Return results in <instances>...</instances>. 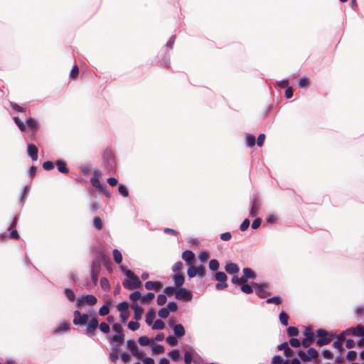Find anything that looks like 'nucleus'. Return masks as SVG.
<instances>
[{"instance_id": "f257e3e1", "label": "nucleus", "mask_w": 364, "mask_h": 364, "mask_svg": "<svg viewBox=\"0 0 364 364\" xmlns=\"http://www.w3.org/2000/svg\"><path fill=\"white\" fill-rule=\"evenodd\" d=\"M316 336L318 337L316 340V345L318 346L328 345L331 341V338L328 336V332L324 329H318L316 333Z\"/></svg>"}, {"instance_id": "f03ea898", "label": "nucleus", "mask_w": 364, "mask_h": 364, "mask_svg": "<svg viewBox=\"0 0 364 364\" xmlns=\"http://www.w3.org/2000/svg\"><path fill=\"white\" fill-rule=\"evenodd\" d=\"M101 269V263L98 259H94L92 263L90 269V277L94 285L98 282V276Z\"/></svg>"}, {"instance_id": "7ed1b4c3", "label": "nucleus", "mask_w": 364, "mask_h": 364, "mask_svg": "<svg viewBox=\"0 0 364 364\" xmlns=\"http://www.w3.org/2000/svg\"><path fill=\"white\" fill-rule=\"evenodd\" d=\"M141 285V282L136 275H134L129 279H124L122 282L123 287L129 290H131L134 288H139Z\"/></svg>"}, {"instance_id": "20e7f679", "label": "nucleus", "mask_w": 364, "mask_h": 364, "mask_svg": "<svg viewBox=\"0 0 364 364\" xmlns=\"http://www.w3.org/2000/svg\"><path fill=\"white\" fill-rule=\"evenodd\" d=\"M175 298L177 300H185L189 301L193 298V294L191 291L184 287H178Z\"/></svg>"}, {"instance_id": "39448f33", "label": "nucleus", "mask_w": 364, "mask_h": 364, "mask_svg": "<svg viewBox=\"0 0 364 364\" xmlns=\"http://www.w3.org/2000/svg\"><path fill=\"white\" fill-rule=\"evenodd\" d=\"M97 301V298L94 295L87 294L86 296H79L77 299V306L80 307L84 304H87L90 306L95 305Z\"/></svg>"}, {"instance_id": "423d86ee", "label": "nucleus", "mask_w": 364, "mask_h": 364, "mask_svg": "<svg viewBox=\"0 0 364 364\" xmlns=\"http://www.w3.org/2000/svg\"><path fill=\"white\" fill-rule=\"evenodd\" d=\"M252 286L255 289V293L261 299H264L267 296V295L269 294V292H268L266 290V288H267V284L266 283H257L255 282H252Z\"/></svg>"}, {"instance_id": "0eeeda50", "label": "nucleus", "mask_w": 364, "mask_h": 364, "mask_svg": "<svg viewBox=\"0 0 364 364\" xmlns=\"http://www.w3.org/2000/svg\"><path fill=\"white\" fill-rule=\"evenodd\" d=\"M88 315L87 314H81L78 310L74 311L73 323L75 325L84 326L88 322Z\"/></svg>"}, {"instance_id": "6e6552de", "label": "nucleus", "mask_w": 364, "mask_h": 364, "mask_svg": "<svg viewBox=\"0 0 364 364\" xmlns=\"http://www.w3.org/2000/svg\"><path fill=\"white\" fill-rule=\"evenodd\" d=\"M103 159L107 168L109 170H112L114 168L115 161L112 151L109 149H106L104 151Z\"/></svg>"}, {"instance_id": "1a4fd4ad", "label": "nucleus", "mask_w": 364, "mask_h": 364, "mask_svg": "<svg viewBox=\"0 0 364 364\" xmlns=\"http://www.w3.org/2000/svg\"><path fill=\"white\" fill-rule=\"evenodd\" d=\"M261 203L258 196H255L250 199V215L251 217H255L259 210Z\"/></svg>"}, {"instance_id": "9d476101", "label": "nucleus", "mask_w": 364, "mask_h": 364, "mask_svg": "<svg viewBox=\"0 0 364 364\" xmlns=\"http://www.w3.org/2000/svg\"><path fill=\"white\" fill-rule=\"evenodd\" d=\"M87 324V327L85 333L89 337H93L95 335V330L99 326L98 321L94 317L90 319Z\"/></svg>"}, {"instance_id": "9b49d317", "label": "nucleus", "mask_w": 364, "mask_h": 364, "mask_svg": "<svg viewBox=\"0 0 364 364\" xmlns=\"http://www.w3.org/2000/svg\"><path fill=\"white\" fill-rule=\"evenodd\" d=\"M124 341V334H114L109 338V343L113 346V348L119 349Z\"/></svg>"}, {"instance_id": "f8f14e48", "label": "nucleus", "mask_w": 364, "mask_h": 364, "mask_svg": "<svg viewBox=\"0 0 364 364\" xmlns=\"http://www.w3.org/2000/svg\"><path fill=\"white\" fill-rule=\"evenodd\" d=\"M127 348L132 353V355L141 359L143 357V353H139L138 346H136L134 340H128L127 341Z\"/></svg>"}, {"instance_id": "ddd939ff", "label": "nucleus", "mask_w": 364, "mask_h": 364, "mask_svg": "<svg viewBox=\"0 0 364 364\" xmlns=\"http://www.w3.org/2000/svg\"><path fill=\"white\" fill-rule=\"evenodd\" d=\"M305 338L301 341V344L304 348H308L313 342L314 334L311 332V328L307 327L304 331Z\"/></svg>"}, {"instance_id": "4468645a", "label": "nucleus", "mask_w": 364, "mask_h": 364, "mask_svg": "<svg viewBox=\"0 0 364 364\" xmlns=\"http://www.w3.org/2000/svg\"><path fill=\"white\" fill-rule=\"evenodd\" d=\"M173 321H170L169 325L171 326H172L173 331L174 333V336L177 338L183 337L186 333V331H185L183 326L181 323H178V324H175V325H173Z\"/></svg>"}, {"instance_id": "2eb2a0df", "label": "nucleus", "mask_w": 364, "mask_h": 364, "mask_svg": "<svg viewBox=\"0 0 364 364\" xmlns=\"http://www.w3.org/2000/svg\"><path fill=\"white\" fill-rule=\"evenodd\" d=\"M225 270L227 273L230 274H235L239 272L240 268L237 264L233 263L230 261H227L225 262Z\"/></svg>"}, {"instance_id": "dca6fc26", "label": "nucleus", "mask_w": 364, "mask_h": 364, "mask_svg": "<svg viewBox=\"0 0 364 364\" xmlns=\"http://www.w3.org/2000/svg\"><path fill=\"white\" fill-rule=\"evenodd\" d=\"M131 308L134 310V318L136 321L141 318V316L144 311V309L141 306H139L136 302H132L131 304Z\"/></svg>"}, {"instance_id": "f3484780", "label": "nucleus", "mask_w": 364, "mask_h": 364, "mask_svg": "<svg viewBox=\"0 0 364 364\" xmlns=\"http://www.w3.org/2000/svg\"><path fill=\"white\" fill-rule=\"evenodd\" d=\"M27 153L33 161L38 159V150L37 146L33 144H28L27 146Z\"/></svg>"}, {"instance_id": "a211bd4d", "label": "nucleus", "mask_w": 364, "mask_h": 364, "mask_svg": "<svg viewBox=\"0 0 364 364\" xmlns=\"http://www.w3.org/2000/svg\"><path fill=\"white\" fill-rule=\"evenodd\" d=\"M18 218L15 217L11 223L8 230L10 231L9 237L14 239H18L19 235L17 230L15 229L17 224Z\"/></svg>"}, {"instance_id": "6ab92c4d", "label": "nucleus", "mask_w": 364, "mask_h": 364, "mask_svg": "<svg viewBox=\"0 0 364 364\" xmlns=\"http://www.w3.org/2000/svg\"><path fill=\"white\" fill-rule=\"evenodd\" d=\"M144 287L147 290L158 291L162 287V284L159 281H147L145 282Z\"/></svg>"}, {"instance_id": "aec40b11", "label": "nucleus", "mask_w": 364, "mask_h": 364, "mask_svg": "<svg viewBox=\"0 0 364 364\" xmlns=\"http://www.w3.org/2000/svg\"><path fill=\"white\" fill-rule=\"evenodd\" d=\"M174 284L177 287H181L185 282V277L182 273L177 272L173 275V277Z\"/></svg>"}, {"instance_id": "412c9836", "label": "nucleus", "mask_w": 364, "mask_h": 364, "mask_svg": "<svg viewBox=\"0 0 364 364\" xmlns=\"http://www.w3.org/2000/svg\"><path fill=\"white\" fill-rule=\"evenodd\" d=\"M195 258V254L191 250H185L182 253V259L188 264L191 263Z\"/></svg>"}, {"instance_id": "4be33fe9", "label": "nucleus", "mask_w": 364, "mask_h": 364, "mask_svg": "<svg viewBox=\"0 0 364 364\" xmlns=\"http://www.w3.org/2000/svg\"><path fill=\"white\" fill-rule=\"evenodd\" d=\"M349 330L355 336H364V326L361 324L358 325L356 328H349Z\"/></svg>"}, {"instance_id": "5701e85b", "label": "nucleus", "mask_w": 364, "mask_h": 364, "mask_svg": "<svg viewBox=\"0 0 364 364\" xmlns=\"http://www.w3.org/2000/svg\"><path fill=\"white\" fill-rule=\"evenodd\" d=\"M26 123L33 130V134H35L38 127L37 121L33 118L29 117L26 119Z\"/></svg>"}, {"instance_id": "b1692460", "label": "nucleus", "mask_w": 364, "mask_h": 364, "mask_svg": "<svg viewBox=\"0 0 364 364\" xmlns=\"http://www.w3.org/2000/svg\"><path fill=\"white\" fill-rule=\"evenodd\" d=\"M156 317V312L154 309H150L146 314L145 321L147 325L151 326L153 323L154 319Z\"/></svg>"}, {"instance_id": "393cba45", "label": "nucleus", "mask_w": 364, "mask_h": 364, "mask_svg": "<svg viewBox=\"0 0 364 364\" xmlns=\"http://www.w3.org/2000/svg\"><path fill=\"white\" fill-rule=\"evenodd\" d=\"M58 170L62 173H68L69 172L68 168L66 166V164L63 160H58L55 163Z\"/></svg>"}, {"instance_id": "a878e982", "label": "nucleus", "mask_w": 364, "mask_h": 364, "mask_svg": "<svg viewBox=\"0 0 364 364\" xmlns=\"http://www.w3.org/2000/svg\"><path fill=\"white\" fill-rule=\"evenodd\" d=\"M214 278L218 282H226L228 276L224 272H215L214 273Z\"/></svg>"}, {"instance_id": "bb28decb", "label": "nucleus", "mask_w": 364, "mask_h": 364, "mask_svg": "<svg viewBox=\"0 0 364 364\" xmlns=\"http://www.w3.org/2000/svg\"><path fill=\"white\" fill-rule=\"evenodd\" d=\"M110 302L107 301L106 302L99 310V315L101 316H104L107 315L109 313V307H110Z\"/></svg>"}, {"instance_id": "cd10ccee", "label": "nucleus", "mask_w": 364, "mask_h": 364, "mask_svg": "<svg viewBox=\"0 0 364 364\" xmlns=\"http://www.w3.org/2000/svg\"><path fill=\"white\" fill-rule=\"evenodd\" d=\"M253 288L254 287L252 286V282H251L250 284H247L245 283L240 285L241 291L247 294H252L253 292Z\"/></svg>"}, {"instance_id": "c85d7f7f", "label": "nucleus", "mask_w": 364, "mask_h": 364, "mask_svg": "<svg viewBox=\"0 0 364 364\" xmlns=\"http://www.w3.org/2000/svg\"><path fill=\"white\" fill-rule=\"evenodd\" d=\"M151 346H152V351L154 353L156 354H161L164 353V348L162 345L160 344H156L154 341H151Z\"/></svg>"}, {"instance_id": "c756f323", "label": "nucleus", "mask_w": 364, "mask_h": 364, "mask_svg": "<svg viewBox=\"0 0 364 364\" xmlns=\"http://www.w3.org/2000/svg\"><path fill=\"white\" fill-rule=\"evenodd\" d=\"M64 293H65V296L70 301L73 302L75 300V294L71 289H70V288L65 289Z\"/></svg>"}, {"instance_id": "7c9ffc66", "label": "nucleus", "mask_w": 364, "mask_h": 364, "mask_svg": "<svg viewBox=\"0 0 364 364\" xmlns=\"http://www.w3.org/2000/svg\"><path fill=\"white\" fill-rule=\"evenodd\" d=\"M90 183L93 187L96 188L99 191L104 190V186L101 184L99 178H91Z\"/></svg>"}, {"instance_id": "2f4dec72", "label": "nucleus", "mask_w": 364, "mask_h": 364, "mask_svg": "<svg viewBox=\"0 0 364 364\" xmlns=\"http://www.w3.org/2000/svg\"><path fill=\"white\" fill-rule=\"evenodd\" d=\"M220 266L219 262L215 259H212L209 261V269L213 272H217Z\"/></svg>"}, {"instance_id": "473e14b6", "label": "nucleus", "mask_w": 364, "mask_h": 364, "mask_svg": "<svg viewBox=\"0 0 364 364\" xmlns=\"http://www.w3.org/2000/svg\"><path fill=\"white\" fill-rule=\"evenodd\" d=\"M243 274L245 275V277H247V279H255L256 277L255 272L249 267H245L242 269Z\"/></svg>"}, {"instance_id": "72a5a7b5", "label": "nucleus", "mask_w": 364, "mask_h": 364, "mask_svg": "<svg viewBox=\"0 0 364 364\" xmlns=\"http://www.w3.org/2000/svg\"><path fill=\"white\" fill-rule=\"evenodd\" d=\"M113 258L114 262L119 264L122 261V255L119 250L114 249L113 250Z\"/></svg>"}, {"instance_id": "f704fd0d", "label": "nucleus", "mask_w": 364, "mask_h": 364, "mask_svg": "<svg viewBox=\"0 0 364 364\" xmlns=\"http://www.w3.org/2000/svg\"><path fill=\"white\" fill-rule=\"evenodd\" d=\"M279 318L280 323L282 325H284L285 326H287L288 325L289 316L286 312L282 311L279 314Z\"/></svg>"}, {"instance_id": "c9c22d12", "label": "nucleus", "mask_w": 364, "mask_h": 364, "mask_svg": "<svg viewBox=\"0 0 364 364\" xmlns=\"http://www.w3.org/2000/svg\"><path fill=\"white\" fill-rule=\"evenodd\" d=\"M100 286H101L102 289L105 291H108L110 289V285L109 283V280L106 277L101 278Z\"/></svg>"}, {"instance_id": "e433bc0d", "label": "nucleus", "mask_w": 364, "mask_h": 364, "mask_svg": "<svg viewBox=\"0 0 364 364\" xmlns=\"http://www.w3.org/2000/svg\"><path fill=\"white\" fill-rule=\"evenodd\" d=\"M272 364H289V360H284L280 355H274Z\"/></svg>"}, {"instance_id": "4c0bfd02", "label": "nucleus", "mask_w": 364, "mask_h": 364, "mask_svg": "<svg viewBox=\"0 0 364 364\" xmlns=\"http://www.w3.org/2000/svg\"><path fill=\"white\" fill-rule=\"evenodd\" d=\"M164 327H165V323L161 319L156 320L155 322L152 325V328L154 330H161V329H164Z\"/></svg>"}, {"instance_id": "58836bf2", "label": "nucleus", "mask_w": 364, "mask_h": 364, "mask_svg": "<svg viewBox=\"0 0 364 364\" xmlns=\"http://www.w3.org/2000/svg\"><path fill=\"white\" fill-rule=\"evenodd\" d=\"M177 287H166L164 291V293L166 294L165 295L166 296H171L172 295L176 294V291H177Z\"/></svg>"}, {"instance_id": "ea45409f", "label": "nucleus", "mask_w": 364, "mask_h": 364, "mask_svg": "<svg viewBox=\"0 0 364 364\" xmlns=\"http://www.w3.org/2000/svg\"><path fill=\"white\" fill-rule=\"evenodd\" d=\"M282 300V298L281 296H273V297H271V298H268L267 300H266V302L267 304H275L276 305H279L281 304Z\"/></svg>"}, {"instance_id": "a19ab883", "label": "nucleus", "mask_w": 364, "mask_h": 364, "mask_svg": "<svg viewBox=\"0 0 364 364\" xmlns=\"http://www.w3.org/2000/svg\"><path fill=\"white\" fill-rule=\"evenodd\" d=\"M155 296L154 293L153 292H148L144 296H141V302L143 304L149 303L151 300H152Z\"/></svg>"}, {"instance_id": "79ce46f5", "label": "nucleus", "mask_w": 364, "mask_h": 364, "mask_svg": "<svg viewBox=\"0 0 364 364\" xmlns=\"http://www.w3.org/2000/svg\"><path fill=\"white\" fill-rule=\"evenodd\" d=\"M118 352H119L118 349L112 348L111 353H109V359L114 363H116L117 361L119 359V357H118V355H117Z\"/></svg>"}, {"instance_id": "37998d69", "label": "nucleus", "mask_w": 364, "mask_h": 364, "mask_svg": "<svg viewBox=\"0 0 364 364\" xmlns=\"http://www.w3.org/2000/svg\"><path fill=\"white\" fill-rule=\"evenodd\" d=\"M138 342H139V345H141L142 346H146L149 344H151V341L146 336H142L139 337L138 339Z\"/></svg>"}, {"instance_id": "c03bdc74", "label": "nucleus", "mask_w": 364, "mask_h": 364, "mask_svg": "<svg viewBox=\"0 0 364 364\" xmlns=\"http://www.w3.org/2000/svg\"><path fill=\"white\" fill-rule=\"evenodd\" d=\"M287 333L289 337L297 336L299 335V331L296 327L289 326L287 330Z\"/></svg>"}, {"instance_id": "a18cd8bd", "label": "nucleus", "mask_w": 364, "mask_h": 364, "mask_svg": "<svg viewBox=\"0 0 364 364\" xmlns=\"http://www.w3.org/2000/svg\"><path fill=\"white\" fill-rule=\"evenodd\" d=\"M168 355L173 361H178L180 359L179 350L178 349H173L168 353Z\"/></svg>"}, {"instance_id": "49530a36", "label": "nucleus", "mask_w": 364, "mask_h": 364, "mask_svg": "<svg viewBox=\"0 0 364 364\" xmlns=\"http://www.w3.org/2000/svg\"><path fill=\"white\" fill-rule=\"evenodd\" d=\"M187 274L190 278L195 277L197 275V267L194 265H191L187 270Z\"/></svg>"}, {"instance_id": "de8ad7c7", "label": "nucleus", "mask_w": 364, "mask_h": 364, "mask_svg": "<svg viewBox=\"0 0 364 364\" xmlns=\"http://www.w3.org/2000/svg\"><path fill=\"white\" fill-rule=\"evenodd\" d=\"M139 326H140V324L136 320L135 321H130L128 323V328L132 331H135L138 330Z\"/></svg>"}, {"instance_id": "09e8293b", "label": "nucleus", "mask_w": 364, "mask_h": 364, "mask_svg": "<svg viewBox=\"0 0 364 364\" xmlns=\"http://www.w3.org/2000/svg\"><path fill=\"white\" fill-rule=\"evenodd\" d=\"M118 191L123 197H127L129 196V191L127 187L123 184L118 186Z\"/></svg>"}, {"instance_id": "8fccbe9b", "label": "nucleus", "mask_w": 364, "mask_h": 364, "mask_svg": "<svg viewBox=\"0 0 364 364\" xmlns=\"http://www.w3.org/2000/svg\"><path fill=\"white\" fill-rule=\"evenodd\" d=\"M246 144L249 147H252L255 144V137L253 135L247 134L246 136Z\"/></svg>"}, {"instance_id": "3c124183", "label": "nucleus", "mask_w": 364, "mask_h": 364, "mask_svg": "<svg viewBox=\"0 0 364 364\" xmlns=\"http://www.w3.org/2000/svg\"><path fill=\"white\" fill-rule=\"evenodd\" d=\"M170 63H171L170 54L166 53L163 58V60L161 62V65L164 67L169 68Z\"/></svg>"}, {"instance_id": "603ef678", "label": "nucleus", "mask_w": 364, "mask_h": 364, "mask_svg": "<svg viewBox=\"0 0 364 364\" xmlns=\"http://www.w3.org/2000/svg\"><path fill=\"white\" fill-rule=\"evenodd\" d=\"M158 314L160 318H166L169 315V311L168 310V308L164 307L159 309Z\"/></svg>"}, {"instance_id": "864d4df0", "label": "nucleus", "mask_w": 364, "mask_h": 364, "mask_svg": "<svg viewBox=\"0 0 364 364\" xmlns=\"http://www.w3.org/2000/svg\"><path fill=\"white\" fill-rule=\"evenodd\" d=\"M298 355L302 361L307 362L311 360V357H309L303 350H298Z\"/></svg>"}, {"instance_id": "5fc2aeb1", "label": "nucleus", "mask_w": 364, "mask_h": 364, "mask_svg": "<svg viewBox=\"0 0 364 364\" xmlns=\"http://www.w3.org/2000/svg\"><path fill=\"white\" fill-rule=\"evenodd\" d=\"M14 121L21 132H24L26 130V125L22 121L19 119L18 117H14Z\"/></svg>"}, {"instance_id": "6e6d98bb", "label": "nucleus", "mask_w": 364, "mask_h": 364, "mask_svg": "<svg viewBox=\"0 0 364 364\" xmlns=\"http://www.w3.org/2000/svg\"><path fill=\"white\" fill-rule=\"evenodd\" d=\"M129 304L127 301H122L118 304L117 309L120 312L128 311Z\"/></svg>"}, {"instance_id": "4d7b16f0", "label": "nucleus", "mask_w": 364, "mask_h": 364, "mask_svg": "<svg viewBox=\"0 0 364 364\" xmlns=\"http://www.w3.org/2000/svg\"><path fill=\"white\" fill-rule=\"evenodd\" d=\"M307 352H308V356L311 357V360L316 359L318 356V353L314 348H309Z\"/></svg>"}, {"instance_id": "13d9d810", "label": "nucleus", "mask_w": 364, "mask_h": 364, "mask_svg": "<svg viewBox=\"0 0 364 364\" xmlns=\"http://www.w3.org/2000/svg\"><path fill=\"white\" fill-rule=\"evenodd\" d=\"M129 299L132 301V302H136L137 299H141V294L140 291H135L130 294Z\"/></svg>"}, {"instance_id": "bf43d9fd", "label": "nucleus", "mask_w": 364, "mask_h": 364, "mask_svg": "<svg viewBox=\"0 0 364 364\" xmlns=\"http://www.w3.org/2000/svg\"><path fill=\"white\" fill-rule=\"evenodd\" d=\"M98 327L100 331L105 333H108L110 331L109 326L105 322H102L99 324Z\"/></svg>"}, {"instance_id": "052dcab7", "label": "nucleus", "mask_w": 364, "mask_h": 364, "mask_svg": "<svg viewBox=\"0 0 364 364\" xmlns=\"http://www.w3.org/2000/svg\"><path fill=\"white\" fill-rule=\"evenodd\" d=\"M166 301H167V298L165 294L158 295L156 301H157V304L159 306H163L164 304H166Z\"/></svg>"}, {"instance_id": "680f3d73", "label": "nucleus", "mask_w": 364, "mask_h": 364, "mask_svg": "<svg viewBox=\"0 0 364 364\" xmlns=\"http://www.w3.org/2000/svg\"><path fill=\"white\" fill-rule=\"evenodd\" d=\"M93 224L97 230H101L102 228V222L101 219L97 216L95 217Z\"/></svg>"}, {"instance_id": "e2e57ef3", "label": "nucleus", "mask_w": 364, "mask_h": 364, "mask_svg": "<svg viewBox=\"0 0 364 364\" xmlns=\"http://www.w3.org/2000/svg\"><path fill=\"white\" fill-rule=\"evenodd\" d=\"M177 337H176L175 336H167L166 338V342L168 345H170L171 346H175L176 344H177V339H176Z\"/></svg>"}, {"instance_id": "0e129e2a", "label": "nucleus", "mask_w": 364, "mask_h": 364, "mask_svg": "<svg viewBox=\"0 0 364 364\" xmlns=\"http://www.w3.org/2000/svg\"><path fill=\"white\" fill-rule=\"evenodd\" d=\"M112 330L116 332V334H124L122 332V327L120 323H115L112 326Z\"/></svg>"}, {"instance_id": "69168bd1", "label": "nucleus", "mask_w": 364, "mask_h": 364, "mask_svg": "<svg viewBox=\"0 0 364 364\" xmlns=\"http://www.w3.org/2000/svg\"><path fill=\"white\" fill-rule=\"evenodd\" d=\"M356 357L357 353L353 350H349L346 355V359L349 361L355 360Z\"/></svg>"}, {"instance_id": "338daca9", "label": "nucleus", "mask_w": 364, "mask_h": 364, "mask_svg": "<svg viewBox=\"0 0 364 364\" xmlns=\"http://www.w3.org/2000/svg\"><path fill=\"white\" fill-rule=\"evenodd\" d=\"M166 308H168L169 311L175 312L178 309V305L175 301H170L168 302Z\"/></svg>"}, {"instance_id": "774afa93", "label": "nucleus", "mask_w": 364, "mask_h": 364, "mask_svg": "<svg viewBox=\"0 0 364 364\" xmlns=\"http://www.w3.org/2000/svg\"><path fill=\"white\" fill-rule=\"evenodd\" d=\"M193 360L192 353L186 351L184 354V362L186 364H191Z\"/></svg>"}]
</instances>
